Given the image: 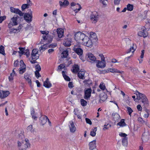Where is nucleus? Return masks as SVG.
Segmentation results:
<instances>
[{
	"label": "nucleus",
	"mask_w": 150,
	"mask_h": 150,
	"mask_svg": "<svg viewBox=\"0 0 150 150\" xmlns=\"http://www.w3.org/2000/svg\"><path fill=\"white\" fill-rule=\"evenodd\" d=\"M85 72L81 70L78 74V76L81 79H85L84 75Z\"/></svg>",
	"instance_id": "b1692460"
},
{
	"label": "nucleus",
	"mask_w": 150,
	"mask_h": 150,
	"mask_svg": "<svg viewBox=\"0 0 150 150\" xmlns=\"http://www.w3.org/2000/svg\"><path fill=\"white\" fill-rule=\"evenodd\" d=\"M85 120L87 123L88 124L90 125H91L92 124V122L91 120L89 119L86 118Z\"/></svg>",
	"instance_id": "052dcab7"
},
{
	"label": "nucleus",
	"mask_w": 150,
	"mask_h": 150,
	"mask_svg": "<svg viewBox=\"0 0 150 150\" xmlns=\"http://www.w3.org/2000/svg\"><path fill=\"white\" fill-rule=\"evenodd\" d=\"M65 64H61L58 67V68L59 69H62L64 68L65 67Z\"/></svg>",
	"instance_id": "4d7b16f0"
},
{
	"label": "nucleus",
	"mask_w": 150,
	"mask_h": 150,
	"mask_svg": "<svg viewBox=\"0 0 150 150\" xmlns=\"http://www.w3.org/2000/svg\"><path fill=\"white\" fill-rule=\"evenodd\" d=\"M6 18L5 16H0V23H1Z\"/></svg>",
	"instance_id": "69168bd1"
},
{
	"label": "nucleus",
	"mask_w": 150,
	"mask_h": 150,
	"mask_svg": "<svg viewBox=\"0 0 150 150\" xmlns=\"http://www.w3.org/2000/svg\"><path fill=\"white\" fill-rule=\"evenodd\" d=\"M108 71L112 73H117L122 74L124 72L123 71H120L119 70H118L117 69L115 68H110L108 70Z\"/></svg>",
	"instance_id": "bb28decb"
},
{
	"label": "nucleus",
	"mask_w": 150,
	"mask_h": 150,
	"mask_svg": "<svg viewBox=\"0 0 150 150\" xmlns=\"http://www.w3.org/2000/svg\"><path fill=\"white\" fill-rule=\"evenodd\" d=\"M23 141H18L17 142V146L18 147L19 146H21L22 145V144L23 143Z\"/></svg>",
	"instance_id": "13d9d810"
},
{
	"label": "nucleus",
	"mask_w": 150,
	"mask_h": 150,
	"mask_svg": "<svg viewBox=\"0 0 150 150\" xmlns=\"http://www.w3.org/2000/svg\"><path fill=\"white\" fill-rule=\"evenodd\" d=\"M92 40H91L87 36L85 38L82 44L87 47H91L93 45V42Z\"/></svg>",
	"instance_id": "6e6552de"
},
{
	"label": "nucleus",
	"mask_w": 150,
	"mask_h": 150,
	"mask_svg": "<svg viewBox=\"0 0 150 150\" xmlns=\"http://www.w3.org/2000/svg\"><path fill=\"white\" fill-rule=\"evenodd\" d=\"M100 99L99 100V102L101 103L102 101H105L107 98V95L105 93H103L100 94Z\"/></svg>",
	"instance_id": "a211bd4d"
},
{
	"label": "nucleus",
	"mask_w": 150,
	"mask_h": 150,
	"mask_svg": "<svg viewBox=\"0 0 150 150\" xmlns=\"http://www.w3.org/2000/svg\"><path fill=\"white\" fill-rule=\"evenodd\" d=\"M31 5V3L29 4H23L21 6L22 10L23 11L25 9L28 8L29 6Z\"/></svg>",
	"instance_id": "e433bc0d"
},
{
	"label": "nucleus",
	"mask_w": 150,
	"mask_h": 150,
	"mask_svg": "<svg viewBox=\"0 0 150 150\" xmlns=\"http://www.w3.org/2000/svg\"><path fill=\"white\" fill-rule=\"evenodd\" d=\"M138 35L139 36L145 38L147 36L148 33L146 30L143 28H142L141 31L138 32Z\"/></svg>",
	"instance_id": "4468645a"
},
{
	"label": "nucleus",
	"mask_w": 150,
	"mask_h": 150,
	"mask_svg": "<svg viewBox=\"0 0 150 150\" xmlns=\"http://www.w3.org/2000/svg\"><path fill=\"white\" fill-rule=\"evenodd\" d=\"M112 116L113 119L115 121L117 120L120 118V115L117 113H112Z\"/></svg>",
	"instance_id": "cd10ccee"
},
{
	"label": "nucleus",
	"mask_w": 150,
	"mask_h": 150,
	"mask_svg": "<svg viewBox=\"0 0 150 150\" xmlns=\"http://www.w3.org/2000/svg\"><path fill=\"white\" fill-rule=\"evenodd\" d=\"M63 0L64 1L63 2H62L61 1H59V5L61 6H62L64 5H67L69 4V2L67 0Z\"/></svg>",
	"instance_id": "7c9ffc66"
},
{
	"label": "nucleus",
	"mask_w": 150,
	"mask_h": 150,
	"mask_svg": "<svg viewBox=\"0 0 150 150\" xmlns=\"http://www.w3.org/2000/svg\"><path fill=\"white\" fill-rule=\"evenodd\" d=\"M47 48V46L46 45H44L43 46H41L40 48V51L41 52V51H44Z\"/></svg>",
	"instance_id": "a18cd8bd"
},
{
	"label": "nucleus",
	"mask_w": 150,
	"mask_h": 150,
	"mask_svg": "<svg viewBox=\"0 0 150 150\" xmlns=\"http://www.w3.org/2000/svg\"><path fill=\"white\" fill-rule=\"evenodd\" d=\"M65 71H63L62 72V74L63 75V76L64 78V79H65V80H66L67 81H70V79L69 77L68 76H67L65 74Z\"/></svg>",
	"instance_id": "473e14b6"
},
{
	"label": "nucleus",
	"mask_w": 150,
	"mask_h": 150,
	"mask_svg": "<svg viewBox=\"0 0 150 150\" xmlns=\"http://www.w3.org/2000/svg\"><path fill=\"white\" fill-rule=\"evenodd\" d=\"M29 75L27 74H25L24 75V78L26 80V81L28 82L30 85L31 84V81Z\"/></svg>",
	"instance_id": "2f4dec72"
},
{
	"label": "nucleus",
	"mask_w": 150,
	"mask_h": 150,
	"mask_svg": "<svg viewBox=\"0 0 150 150\" xmlns=\"http://www.w3.org/2000/svg\"><path fill=\"white\" fill-rule=\"evenodd\" d=\"M134 94L137 96V98L134 99L135 101L137 102L138 100H140L144 105L147 106L148 105L149 101L144 94L139 92L137 90L135 91Z\"/></svg>",
	"instance_id": "f257e3e1"
},
{
	"label": "nucleus",
	"mask_w": 150,
	"mask_h": 150,
	"mask_svg": "<svg viewBox=\"0 0 150 150\" xmlns=\"http://www.w3.org/2000/svg\"><path fill=\"white\" fill-rule=\"evenodd\" d=\"M133 8V6L132 5L128 4L127 6V9L129 11H132Z\"/></svg>",
	"instance_id": "79ce46f5"
},
{
	"label": "nucleus",
	"mask_w": 150,
	"mask_h": 150,
	"mask_svg": "<svg viewBox=\"0 0 150 150\" xmlns=\"http://www.w3.org/2000/svg\"><path fill=\"white\" fill-rule=\"evenodd\" d=\"M83 83L85 84H89L91 83V81L89 79L83 81Z\"/></svg>",
	"instance_id": "5fc2aeb1"
},
{
	"label": "nucleus",
	"mask_w": 150,
	"mask_h": 150,
	"mask_svg": "<svg viewBox=\"0 0 150 150\" xmlns=\"http://www.w3.org/2000/svg\"><path fill=\"white\" fill-rule=\"evenodd\" d=\"M127 110L128 111L129 115L131 116V113L133 112L131 108L129 107H127Z\"/></svg>",
	"instance_id": "de8ad7c7"
},
{
	"label": "nucleus",
	"mask_w": 150,
	"mask_h": 150,
	"mask_svg": "<svg viewBox=\"0 0 150 150\" xmlns=\"http://www.w3.org/2000/svg\"><path fill=\"white\" fill-rule=\"evenodd\" d=\"M0 53L4 55V47L2 45H1L0 47Z\"/></svg>",
	"instance_id": "49530a36"
},
{
	"label": "nucleus",
	"mask_w": 150,
	"mask_h": 150,
	"mask_svg": "<svg viewBox=\"0 0 150 150\" xmlns=\"http://www.w3.org/2000/svg\"><path fill=\"white\" fill-rule=\"evenodd\" d=\"M72 72L74 73H76L78 72L79 70V67L78 65H75L73 67Z\"/></svg>",
	"instance_id": "c756f323"
},
{
	"label": "nucleus",
	"mask_w": 150,
	"mask_h": 150,
	"mask_svg": "<svg viewBox=\"0 0 150 150\" xmlns=\"http://www.w3.org/2000/svg\"><path fill=\"white\" fill-rule=\"evenodd\" d=\"M19 49L20 50L18 51V52L20 54H24V52L25 49V47H19Z\"/></svg>",
	"instance_id": "37998d69"
},
{
	"label": "nucleus",
	"mask_w": 150,
	"mask_h": 150,
	"mask_svg": "<svg viewBox=\"0 0 150 150\" xmlns=\"http://www.w3.org/2000/svg\"><path fill=\"white\" fill-rule=\"evenodd\" d=\"M62 58H66L67 57L68 54V52L67 51H64L62 53Z\"/></svg>",
	"instance_id": "ea45409f"
},
{
	"label": "nucleus",
	"mask_w": 150,
	"mask_h": 150,
	"mask_svg": "<svg viewBox=\"0 0 150 150\" xmlns=\"http://www.w3.org/2000/svg\"><path fill=\"white\" fill-rule=\"evenodd\" d=\"M122 143L124 146H126L127 144V138L125 137L122 139Z\"/></svg>",
	"instance_id": "4c0bfd02"
},
{
	"label": "nucleus",
	"mask_w": 150,
	"mask_h": 150,
	"mask_svg": "<svg viewBox=\"0 0 150 150\" xmlns=\"http://www.w3.org/2000/svg\"><path fill=\"white\" fill-rule=\"evenodd\" d=\"M24 54H25L27 57H28L30 55L29 50L28 49H25Z\"/></svg>",
	"instance_id": "8fccbe9b"
},
{
	"label": "nucleus",
	"mask_w": 150,
	"mask_h": 150,
	"mask_svg": "<svg viewBox=\"0 0 150 150\" xmlns=\"http://www.w3.org/2000/svg\"><path fill=\"white\" fill-rule=\"evenodd\" d=\"M137 47L135 44H133L131 46L129 49L127 51V53H128L130 52H132V53L133 54L134 51L136 49Z\"/></svg>",
	"instance_id": "4be33fe9"
},
{
	"label": "nucleus",
	"mask_w": 150,
	"mask_h": 150,
	"mask_svg": "<svg viewBox=\"0 0 150 150\" xmlns=\"http://www.w3.org/2000/svg\"><path fill=\"white\" fill-rule=\"evenodd\" d=\"M43 86L47 88H50L52 86V84L49 81L48 78H47L46 80L44 82Z\"/></svg>",
	"instance_id": "5701e85b"
},
{
	"label": "nucleus",
	"mask_w": 150,
	"mask_h": 150,
	"mask_svg": "<svg viewBox=\"0 0 150 150\" xmlns=\"http://www.w3.org/2000/svg\"><path fill=\"white\" fill-rule=\"evenodd\" d=\"M119 135L122 137H127L126 136H127V135L124 133H123L122 132L120 133H119Z\"/></svg>",
	"instance_id": "680f3d73"
},
{
	"label": "nucleus",
	"mask_w": 150,
	"mask_h": 150,
	"mask_svg": "<svg viewBox=\"0 0 150 150\" xmlns=\"http://www.w3.org/2000/svg\"><path fill=\"white\" fill-rule=\"evenodd\" d=\"M117 125L121 127L125 126L126 125L124 122V119L121 120L117 124Z\"/></svg>",
	"instance_id": "f704fd0d"
},
{
	"label": "nucleus",
	"mask_w": 150,
	"mask_h": 150,
	"mask_svg": "<svg viewBox=\"0 0 150 150\" xmlns=\"http://www.w3.org/2000/svg\"><path fill=\"white\" fill-rule=\"evenodd\" d=\"M73 50L79 55H81L83 54V50L78 45H74L73 48Z\"/></svg>",
	"instance_id": "9d476101"
},
{
	"label": "nucleus",
	"mask_w": 150,
	"mask_h": 150,
	"mask_svg": "<svg viewBox=\"0 0 150 150\" xmlns=\"http://www.w3.org/2000/svg\"><path fill=\"white\" fill-rule=\"evenodd\" d=\"M47 120H48V118L45 116H43L40 117V123L42 125H44L45 124Z\"/></svg>",
	"instance_id": "aec40b11"
},
{
	"label": "nucleus",
	"mask_w": 150,
	"mask_h": 150,
	"mask_svg": "<svg viewBox=\"0 0 150 150\" xmlns=\"http://www.w3.org/2000/svg\"><path fill=\"white\" fill-rule=\"evenodd\" d=\"M27 130L28 131H31L33 129V126L32 125H30L28 126L27 128Z\"/></svg>",
	"instance_id": "774afa93"
},
{
	"label": "nucleus",
	"mask_w": 150,
	"mask_h": 150,
	"mask_svg": "<svg viewBox=\"0 0 150 150\" xmlns=\"http://www.w3.org/2000/svg\"><path fill=\"white\" fill-rule=\"evenodd\" d=\"M81 105L83 106H85L87 104V101L83 99H81L80 100Z\"/></svg>",
	"instance_id": "a19ab883"
},
{
	"label": "nucleus",
	"mask_w": 150,
	"mask_h": 150,
	"mask_svg": "<svg viewBox=\"0 0 150 150\" xmlns=\"http://www.w3.org/2000/svg\"><path fill=\"white\" fill-rule=\"evenodd\" d=\"M77 5L79 6V8H76L74 10V11L75 13H77L81 8V6L80 4H77Z\"/></svg>",
	"instance_id": "3c124183"
},
{
	"label": "nucleus",
	"mask_w": 150,
	"mask_h": 150,
	"mask_svg": "<svg viewBox=\"0 0 150 150\" xmlns=\"http://www.w3.org/2000/svg\"><path fill=\"white\" fill-rule=\"evenodd\" d=\"M38 49H33L31 53V58L32 60L30 62L32 64H34L36 62V60L39 58V54L38 53Z\"/></svg>",
	"instance_id": "f03ea898"
},
{
	"label": "nucleus",
	"mask_w": 150,
	"mask_h": 150,
	"mask_svg": "<svg viewBox=\"0 0 150 150\" xmlns=\"http://www.w3.org/2000/svg\"><path fill=\"white\" fill-rule=\"evenodd\" d=\"M138 121L142 124H145L146 125H148L149 124L147 122L144 120L141 117H139Z\"/></svg>",
	"instance_id": "58836bf2"
},
{
	"label": "nucleus",
	"mask_w": 150,
	"mask_h": 150,
	"mask_svg": "<svg viewBox=\"0 0 150 150\" xmlns=\"http://www.w3.org/2000/svg\"><path fill=\"white\" fill-rule=\"evenodd\" d=\"M111 127V125L109 123H106L104 126V128L103 129L104 131H105L106 130L109 129V128Z\"/></svg>",
	"instance_id": "c9c22d12"
},
{
	"label": "nucleus",
	"mask_w": 150,
	"mask_h": 150,
	"mask_svg": "<svg viewBox=\"0 0 150 150\" xmlns=\"http://www.w3.org/2000/svg\"><path fill=\"white\" fill-rule=\"evenodd\" d=\"M39 72V71H35V76L38 79L39 77H40L41 76L40 74V73Z\"/></svg>",
	"instance_id": "6e6d98bb"
},
{
	"label": "nucleus",
	"mask_w": 150,
	"mask_h": 150,
	"mask_svg": "<svg viewBox=\"0 0 150 150\" xmlns=\"http://www.w3.org/2000/svg\"><path fill=\"white\" fill-rule=\"evenodd\" d=\"M12 75H13V76H14L15 75H14V74H11L10 76L9 77V80L10 81H11L13 79V77Z\"/></svg>",
	"instance_id": "e2e57ef3"
},
{
	"label": "nucleus",
	"mask_w": 150,
	"mask_h": 150,
	"mask_svg": "<svg viewBox=\"0 0 150 150\" xmlns=\"http://www.w3.org/2000/svg\"><path fill=\"white\" fill-rule=\"evenodd\" d=\"M89 148L90 150H93L96 146V140H94L90 142L89 144Z\"/></svg>",
	"instance_id": "f3484780"
},
{
	"label": "nucleus",
	"mask_w": 150,
	"mask_h": 150,
	"mask_svg": "<svg viewBox=\"0 0 150 150\" xmlns=\"http://www.w3.org/2000/svg\"><path fill=\"white\" fill-rule=\"evenodd\" d=\"M28 147H29V144L26 143V144L23 143L22 144L21 146L18 147V148L19 150H26V149Z\"/></svg>",
	"instance_id": "412c9836"
},
{
	"label": "nucleus",
	"mask_w": 150,
	"mask_h": 150,
	"mask_svg": "<svg viewBox=\"0 0 150 150\" xmlns=\"http://www.w3.org/2000/svg\"><path fill=\"white\" fill-rule=\"evenodd\" d=\"M96 66L98 68H103L106 66V62L105 61H100L97 60Z\"/></svg>",
	"instance_id": "f8f14e48"
},
{
	"label": "nucleus",
	"mask_w": 150,
	"mask_h": 150,
	"mask_svg": "<svg viewBox=\"0 0 150 150\" xmlns=\"http://www.w3.org/2000/svg\"><path fill=\"white\" fill-rule=\"evenodd\" d=\"M99 56L100 57L101 60L102 61H105V58L103 54H99Z\"/></svg>",
	"instance_id": "bf43d9fd"
},
{
	"label": "nucleus",
	"mask_w": 150,
	"mask_h": 150,
	"mask_svg": "<svg viewBox=\"0 0 150 150\" xmlns=\"http://www.w3.org/2000/svg\"><path fill=\"white\" fill-rule=\"evenodd\" d=\"M96 127H95L94 129H91V131L90 132V134L92 137H94L96 135V132L97 131Z\"/></svg>",
	"instance_id": "72a5a7b5"
},
{
	"label": "nucleus",
	"mask_w": 150,
	"mask_h": 150,
	"mask_svg": "<svg viewBox=\"0 0 150 150\" xmlns=\"http://www.w3.org/2000/svg\"><path fill=\"white\" fill-rule=\"evenodd\" d=\"M71 38H67L64 40L63 44L65 46H70L71 45Z\"/></svg>",
	"instance_id": "6ab92c4d"
},
{
	"label": "nucleus",
	"mask_w": 150,
	"mask_h": 150,
	"mask_svg": "<svg viewBox=\"0 0 150 150\" xmlns=\"http://www.w3.org/2000/svg\"><path fill=\"white\" fill-rule=\"evenodd\" d=\"M10 94L8 91L0 90V98L3 99L7 97Z\"/></svg>",
	"instance_id": "dca6fc26"
},
{
	"label": "nucleus",
	"mask_w": 150,
	"mask_h": 150,
	"mask_svg": "<svg viewBox=\"0 0 150 150\" xmlns=\"http://www.w3.org/2000/svg\"><path fill=\"white\" fill-rule=\"evenodd\" d=\"M149 110L147 109H145V113L144 115V117L145 118H147L149 116Z\"/></svg>",
	"instance_id": "c03bdc74"
},
{
	"label": "nucleus",
	"mask_w": 150,
	"mask_h": 150,
	"mask_svg": "<svg viewBox=\"0 0 150 150\" xmlns=\"http://www.w3.org/2000/svg\"><path fill=\"white\" fill-rule=\"evenodd\" d=\"M68 86L70 88H71L74 87L73 82H69L68 84Z\"/></svg>",
	"instance_id": "338daca9"
},
{
	"label": "nucleus",
	"mask_w": 150,
	"mask_h": 150,
	"mask_svg": "<svg viewBox=\"0 0 150 150\" xmlns=\"http://www.w3.org/2000/svg\"><path fill=\"white\" fill-rule=\"evenodd\" d=\"M87 60L91 63H95L96 61V58L94 55L91 53H88L86 54Z\"/></svg>",
	"instance_id": "0eeeda50"
},
{
	"label": "nucleus",
	"mask_w": 150,
	"mask_h": 150,
	"mask_svg": "<svg viewBox=\"0 0 150 150\" xmlns=\"http://www.w3.org/2000/svg\"><path fill=\"white\" fill-rule=\"evenodd\" d=\"M87 36L84 34L80 32H78L75 35L74 38L76 41L82 44L85 38Z\"/></svg>",
	"instance_id": "7ed1b4c3"
},
{
	"label": "nucleus",
	"mask_w": 150,
	"mask_h": 150,
	"mask_svg": "<svg viewBox=\"0 0 150 150\" xmlns=\"http://www.w3.org/2000/svg\"><path fill=\"white\" fill-rule=\"evenodd\" d=\"M19 17L17 15H15L11 18L9 23L8 25L9 28H11L13 25H16L18 24L17 20Z\"/></svg>",
	"instance_id": "39448f33"
},
{
	"label": "nucleus",
	"mask_w": 150,
	"mask_h": 150,
	"mask_svg": "<svg viewBox=\"0 0 150 150\" xmlns=\"http://www.w3.org/2000/svg\"><path fill=\"white\" fill-rule=\"evenodd\" d=\"M100 2L102 3L105 6H106V2L104 0H100Z\"/></svg>",
	"instance_id": "0e129e2a"
},
{
	"label": "nucleus",
	"mask_w": 150,
	"mask_h": 150,
	"mask_svg": "<svg viewBox=\"0 0 150 150\" xmlns=\"http://www.w3.org/2000/svg\"><path fill=\"white\" fill-rule=\"evenodd\" d=\"M10 9L11 12L18 14L21 16H23V15L24 13L18 8L11 7L10 8Z\"/></svg>",
	"instance_id": "9b49d317"
},
{
	"label": "nucleus",
	"mask_w": 150,
	"mask_h": 150,
	"mask_svg": "<svg viewBox=\"0 0 150 150\" xmlns=\"http://www.w3.org/2000/svg\"><path fill=\"white\" fill-rule=\"evenodd\" d=\"M35 71H39L41 70V67L39 64H37L35 66Z\"/></svg>",
	"instance_id": "09e8293b"
},
{
	"label": "nucleus",
	"mask_w": 150,
	"mask_h": 150,
	"mask_svg": "<svg viewBox=\"0 0 150 150\" xmlns=\"http://www.w3.org/2000/svg\"><path fill=\"white\" fill-rule=\"evenodd\" d=\"M99 87L103 90H104L105 88V86L104 83H101L99 86Z\"/></svg>",
	"instance_id": "603ef678"
},
{
	"label": "nucleus",
	"mask_w": 150,
	"mask_h": 150,
	"mask_svg": "<svg viewBox=\"0 0 150 150\" xmlns=\"http://www.w3.org/2000/svg\"><path fill=\"white\" fill-rule=\"evenodd\" d=\"M90 39L92 40H95L96 41L97 40L96 35V34L93 32H91L90 33Z\"/></svg>",
	"instance_id": "a878e982"
},
{
	"label": "nucleus",
	"mask_w": 150,
	"mask_h": 150,
	"mask_svg": "<svg viewBox=\"0 0 150 150\" xmlns=\"http://www.w3.org/2000/svg\"><path fill=\"white\" fill-rule=\"evenodd\" d=\"M69 126L71 132L74 133L76 131V128L74 125V122L73 121H71L69 122Z\"/></svg>",
	"instance_id": "2eb2a0df"
},
{
	"label": "nucleus",
	"mask_w": 150,
	"mask_h": 150,
	"mask_svg": "<svg viewBox=\"0 0 150 150\" xmlns=\"http://www.w3.org/2000/svg\"><path fill=\"white\" fill-rule=\"evenodd\" d=\"M57 33L58 37L59 38H61L62 37L64 34V30L62 29L61 28H58L57 29Z\"/></svg>",
	"instance_id": "393cba45"
},
{
	"label": "nucleus",
	"mask_w": 150,
	"mask_h": 150,
	"mask_svg": "<svg viewBox=\"0 0 150 150\" xmlns=\"http://www.w3.org/2000/svg\"><path fill=\"white\" fill-rule=\"evenodd\" d=\"M30 13H25L24 15V20L28 23L31 22L32 21V12L30 9L29 10Z\"/></svg>",
	"instance_id": "423d86ee"
},
{
	"label": "nucleus",
	"mask_w": 150,
	"mask_h": 150,
	"mask_svg": "<svg viewBox=\"0 0 150 150\" xmlns=\"http://www.w3.org/2000/svg\"><path fill=\"white\" fill-rule=\"evenodd\" d=\"M21 64L20 65V68H19V73L21 74H22L24 73L26 70V65L23 63L22 60L20 61Z\"/></svg>",
	"instance_id": "ddd939ff"
},
{
	"label": "nucleus",
	"mask_w": 150,
	"mask_h": 150,
	"mask_svg": "<svg viewBox=\"0 0 150 150\" xmlns=\"http://www.w3.org/2000/svg\"><path fill=\"white\" fill-rule=\"evenodd\" d=\"M131 71L135 73L137 72V71H138V69L135 68H132V67H130Z\"/></svg>",
	"instance_id": "864d4df0"
},
{
	"label": "nucleus",
	"mask_w": 150,
	"mask_h": 150,
	"mask_svg": "<svg viewBox=\"0 0 150 150\" xmlns=\"http://www.w3.org/2000/svg\"><path fill=\"white\" fill-rule=\"evenodd\" d=\"M31 114L32 116V117L35 120H36L37 118V117L35 113V112L33 109H32L31 111Z\"/></svg>",
	"instance_id": "c85d7f7f"
},
{
	"label": "nucleus",
	"mask_w": 150,
	"mask_h": 150,
	"mask_svg": "<svg viewBox=\"0 0 150 150\" xmlns=\"http://www.w3.org/2000/svg\"><path fill=\"white\" fill-rule=\"evenodd\" d=\"M92 89L91 88H88L86 90H84V98L86 100H89L91 96Z\"/></svg>",
	"instance_id": "1a4fd4ad"
},
{
	"label": "nucleus",
	"mask_w": 150,
	"mask_h": 150,
	"mask_svg": "<svg viewBox=\"0 0 150 150\" xmlns=\"http://www.w3.org/2000/svg\"><path fill=\"white\" fill-rule=\"evenodd\" d=\"M90 18L92 23H95L99 19V16L97 12L93 11L91 13L90 16Z\"/></svg>",
	"instance_id": "20e7f679"
}]
</instances>
